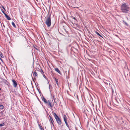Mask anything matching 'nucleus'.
<instances>
[{
	"label": "nucleus",
	"mask_w": 130,
	"mask_h": 130,
	"mask_svg": "<svg viewBox=\"0 0 130 130\" xmlns=\"http://www.w3.org/2000/svg\"><path fill=\"white\" fill-rule=\"evenodd\" d=\"M129 7L128 5H127L125 3H124L122 4L121 6V10L122 11V12L125 13H127L129 11Z\"/></svg>",
	"instance_id": "1"
},
{
	"label": "nucleus",
	"mask_w": 130,
	"mask_h": 130,
	"mask_svg": "<svg viewBox=\"0 0 130 130\" xmlns=\"http://www.w3.org/2000/svg\"><path fill=\"white\" fill-rule=\"evenodd\" d=\"M45 24L48 27H50L51 25V18L50 15L47 16L46 18Z\"/></svg>",
	"instance_id": "2"
},
{
	"label": "nucleus",
	"mask_w": 130,
	"mask_h": 130,
	"mask_svg": "<svg viewBox=\"0 0 130 130\" xmlns=\"http://www.w3.org/2000/svg\"><path fill=\"white\" fill-rule=\"evenodd\" d=\"M53 114L58 124L59 125H60L62 123L60 119L59 118L55 113H54Z\"/></svg>",
	"instance_id": "3"
},
{
	"label": "nucleus",
	"mask_w": 130,
	"mask_h": 130,
	"mask_svg": "<svg viewBox=\"0 0 130 130\" xmlns=\"http://www.w3.org/2000/svg\"><path fill=\"white\" fill-rule=\"evenodd\" d=\"M52 102L51 100H49L47 101L46 104H47L48 106H50L52 108L53 107V105L51 104Z\"/></svg>",
	"instance_id": "4"
},
{
	"label": "nucleus",
	"mask_w": 130,
	"mask_h": 130,
	"mask_svg": "<svg viewBox=\"0 0 130 130\" xmlns=\"http://www.w3.org/2000/svg\"><path fill=\"white\" fill-rule=\"evenodd\" d=\"M37 70H36L33 72V76L35 79L38 77V74L37 71ZM38 71V70H37Z\"/></svg>",
	"instance_id": "5"
},
{
	"label": "nucleus",
	"mask_w": 130,
	"mask_h": 130,
	"mask_svg": "<svg viewBox=\"0 0 130 130\" xmlns=\"http://www.w3.org/2000/svg\"><path fill=\"white\" fill-rule=\"evenodd\" d=\"M12 81L13 83V85L14 87H16L17 85V83L14 79H13Z\"/></svg>",
	"instance_id": "6"
},
{
	"label": "nucleus",
	"mask_w": 130,
	"mask_h": 130,
	"mask_svg": "<svg viewBox=\"0 0 130 130\" xmlns=\"http://www.w3.org/2000/svg\"><path fill=\"white\" fill-rule=\"evenodd\" d=\"M50 121L51 123L54 126V121L52 118L50 116Z\"/></svg>",
	"instance_id": "7"
},
{
	"label": "nucleus",
	"mask_w": 130,
	"mask_h": 130,
	"mask_svg": "<svg viewBox=\"0 0 130 130\" xmlns=\"http://www.w3.org/2000/svg\"><path fill=\"white\" fill-rule=\"evenodd\" d=\"M4 14H5V17H6V18L8 19V20H11V18H10V17L9 16H8L5 13Z\"/></svg>",
	"instance_id": "8"
},
{
	"label": "nucleus",
	"mask_w": 130,
	"mask_h": 130,
	"mask_svg": "<svg viewBox=\"0 0 130 130\" xmlns=\"http://www.w3.org/2000/svg\"><path fill=\"white\" fill-rule=\"evenodd\" d=\"M55 70L57 72L59 73L60 74H61L60 71L58 68H55Z\"/></svg>",
	"instance_id": "9"
},
{
	"label": "nucleus",
	"mask_w": 130,
	"mask_h": 130,
	"mask_svg": "<svg viewBox=\"0 0 130 130\" xmlns=\"http://www.w3.org/2000/svg\"><path fill=\"white\" fill-rule=\"evenodd\" d=\"M42 100L45 103H47V101L46 99L44 98L43 97L42 98Z\"/></svg>",
	"instance_id": "10"
},
{
	"label": "nucleus",
	"mask_w": 130,
	"mask_h": 130,
	"mask_svg": "<svg viewBox=\"0 0 130 130\" xmlns=\"http://www.w3.org/2000/svg\"><path fill=\"white\" fill-rule=\"evenodd\" d=\"M55 79L56 82V84L58 86H59V83L58 79L55 78Z\"/></svg>",
	"instance_id": "11"
},
{
	"label": "nucleus",
	"mask_w": 130,
	"mask_h": 130,
	"mask_svg": "<svg viewBox=\"0 0 130 130\" xmlns=\"http://www.w3.org/2000/svg\"><path fill=\"white\" fill-rule=\"evenodd\" d=\"M67 118L66 116L65 115H64L63 116L64 120V122L67 121Z\"/></svg>",
	"instance_id": "12"
},
{
	"label": "nucleus",
	"mask_w": 130,
	"mask_h": 130,
	"mask_svg": "<svg viewBox=\"0 0 130 130\" xmlns=\"http://www.w3.org/2000/svg\"><path fill=\"white\" fill-rule=\"evenodd\" d=\"M4 108V106L3 105H0V109H2Z\"/></svg>",
	"instance_id": "13"
},
{
	"label": "nucleus",
	"mask_w": 130,
	"mask_h": 130,
	"mask_svg": "<svg viewBox=\"0 0 130 130\" xmlns=\"http://www.w3.org/2000/svg\"><path fill=\"white\" fill-rule=\"evenodd\" d=\"M12 24L14 27H16V26L14 22H12Z\"/></svg>",
	"instance_id": "14"
},
{
	"label": "nucleus",
	"mask_w": 130,
	"mask_h": 130,
	"mask_svg": "<svg viewBox=\"0 0 130 130\" xmlns=\"http://www.w3.org/2000/svg\"><path fill=\"white\" fill-rule=\"evenodd\" d=\"M0 56L2 58H3L4 57V56L3 55L2 53L0 52Z\"/></svg>",
	"instance_id": "15"
},
{
	"label": "nucleus",
	"mask_w": 130,
	"mask_h": 130,
	"mask_svg": "<svg viewBox=\"0 0 130 130\" xmlns=\"http://www.w3.org/2000/svg\"><path fill=\"white\" fill-rule=\"evenodd\" d=\"M40 71L42 74L43 75L44 74V72L42 69H41V70H40Z\"/></svg>",
	"instance_id": "16"
},
{
	"label": "nucleus",
	"mask_w": 130,
	"mask_h": 130,
	"mask_svg": "<svg viewBox=\"0 0 130 130\" xmlns=\"http://www.w3.org/2000/svg\"><path fill=\"white\" fill-rule=\"evenodd\" d=\"M5 125V124L3 123L2 124H0V127L2 126H4Z\"/></svg>",
	"instance_id": "17"
},
{
	"label": "nucleus",
	"mask_w": 130,
	"mask_h": 130,
	"mask_svg": "<svg viewBox=\"0 0 130 130\" xmlns=\"http://www.w3.org/2000/svg\"><path fill=\"white\" fill-rule=\"evenodd\" d=\"M38 125L39 126V127L40 128H41V127H42V126L41 124H40L39 123H38Z\"/></svg>",
	"instance_id": "18"
},
{
	"label": "nucleus",
	"mask_w": 130,
	"mask_h": 130,
	"mask_svg": "<svg viewBox=\"0 0 130 130\" xmlns=\"http://www.w3.org/2000/svg\"><path fill=\"white\" fill-rule=\"evenodd\" d=\"M65 122V123H66V125H67V126L68 127H69V125L68 124V123H67V121H66V122Z\"/></svg>",
	"instance_id": "19"
},
{
	"label": "nucleus",
	"mask_w": 130,
	"mask_h": 130,
	"mask_svg": "<svg viewBox=\"0 0 130 130\" xmlns=\"http://www.w3.org/2000/svg\"><path fill=\"white\" fill-rule=\"evenodd\" d=\"M3 82H4L5 83H6L7 82V81L6 80H3Z\"/></svg>",
	"instance_id": "20"
},
{
	"label": "nucleus",
	"mask_w": 130,
	"mask_h": 130,
	"mask_svg": "<svg viewBox=\"0 0 130 130\" xmlns=\"http://www.w3.org/2000/svg\"><path fill=\"white\" fill-rule=\"evenodd\" d=\"M95 33L96 34H97V35H98V34H99V32H98L97 31H95Z\"/></svg>",
	"instance_id": "21"
},
{
	"label": "nucleus",
	"mask_w": 130,
	"mask_h": 130,
	"mask_svg": "<svg viewBox=\"0 0 130 130\" xmlns=\"http://www.w3.org/2000/svg\"><path fill=\"white\" fill-rule=\"evenodd\" d=\"M2 7L3 8V9L5 10V8L3 6H2Z\"/></svg>",
	"instance_id": "22"
},
{
	"label": "nucleus",
	"mask_w": 130,
	"mask_h": 130,
	"mask_svg": "<svg viewBox=\"0 0 130 130\" xmlns=\"http://www.w3.org/2000/svg\"><path fill=\"white\" fill-rule=\"evenodd\" d=\"M40 129L41 130H44V128H43L42 127H41V128H40Z\"/></svg>",
	"instance_id": "23"
},
{
	"label": "nucleus",
	"mask_w": 130,
	"mask_h": 130,
	"mask_svg": "<svg viewBox=\"0 0 130 130\" xmlns=\"http://www.w3.org/2000/svg\"><path fill=\"white\" fill-rule=\"evenodd\" d=\"M63 29H64L65 30V31H66V29L64 28V27L63 26Z\"/></svg>",
	"instance_id": "24"
},
{
	"label": "nucleus",
	"mask_w": 130,
	"mask_h": 130,
	"mask_svg": "<svg viewBox=\"0 0 130 130\" xmlns=\"http://www.w3.org/2000/svg\"><path fill=\"white\" fill-rule=\"evenodd\" d=\"M43 77H45V75H44V74H43Z\"/></svg>",
	"instance_id": "25"
},
{
	"label": "nucleus",
	"mask_w": 130,
	"mask_h": 130,
	"mask_svg": "<svg viewBox=\"0 0 130 130\" xmlns=\"http://www.w3.org/2000/svg\"><path fill=\"white\" fill-rule=\"evenodd\" d=\"M73 19H74V20H76V18L75 17H73Z\"/></svg>",
	"instance_id": "26"
},
{
	"label": "nucleus",
	"mask_w": 130,
	"mask_h": 130,
	"mask_svg": "<svg viewBox=\"0 0 130 130\" xmlns=\"http://www.w3.org/2000/svg\"><path fill=\"white\" fill-rule=\"evenodd\" d=\"M99 36L102 37H103L102 36L100 35Z\"/></svg>",
	"instance_id": "27"
},
{
	"label": "nucleus",
	"mask_w": 130,
	"mask_h": 130,
	"mask_svg": "<svg viewBox=\"0 0 130 130\" xmlns=\"http://www.w3.org/2000/svg\"><path fill=\"white\" fill-rule=\"evenodd\" d=\"M0 59L2 61H3V60L2 58Z\"/></svg>",
	"instance_id": "28"
},
{
	"label": "nucleus",
	"mask_w": 130,
	"mask_h": 130,
	"mask_svg": "<svg viewBox=\"0 0 130 130\" xmlns=\"http://www.w3.org/2000/svg\"><path fill=\"white\" fill-rule=\"evenodd\" d=\"M100 35V34H99L98 35L99 36Z\"/></svg>",
	"instance_id": "29"
},
{
	"label": "nucleus",
	"mask_w": 130,
	"mask_h": 130,
	"mask_svg": "<svg viewBox=\"0 0 130 130\" xmlns=\"http://www.w3.org/2000/svg\"><path fill=\"white\" fill-rule=\"evenodd\" d=\"M54 100H55V99H54Z\"/></svg>",
	"instance_id": "30"
},
{
	"label": "nucleus",
	"mask_w": 130,
	"mask_h": 130,
	"mask_svg": "<svg viewBox=\"0 0 130 130\" xmlns=\"http://www.w3.org/2000/svg\"><path fill=\"white\" fill-rule=\"evenodd\" d=\"M105 130H106L105 129Z\"/></svg>",
	"instance_id": "31"
}]
</instances>
